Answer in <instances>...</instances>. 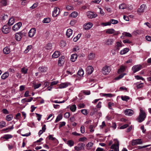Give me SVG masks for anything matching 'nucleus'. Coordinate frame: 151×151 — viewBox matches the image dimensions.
I'll return each instance as SVG.
<instances>
[{"label":"nucleus","mask_w":151,"mask_h":151,"mask_svg":"<svg viewBox=\"0 0 151 151\" xmlns=\"http://www.w3.org/2000/svg\"><path fill=\"white\" fill-rule=\"evenodd\" d=\"M146 117V113L142 108L140 109V113L137 119L139 122H141L144 121Z\"/></svg>","instance_id":"obj_1"},{"label":"nucleus","mask_w":151,"mask_h":151,"mask_svg":"<svg viewBox=\"0 0 151 151\" xmlns=\"http://www.w3.org/2000/svg\"><path fill=\"white\" fill-rule=\"evenodd\" d=\"M114 140L115 141L114 143L112 144L110 147V149L112 150H109L108 151H119V142L117 139H114Z\"/></svg>","instance_id":"obj_2"},{"label":"nucleus","mask_w":151,"mask_h":151,"mask_svg":"<svg viewBox=\"0 0 151 151\" xmlns=\"http://www.w3.org/2000/svg\"><path fill=\"white\" fill-rule=\"evenodd\" d=\"M111 69L110 66L105 65L104 67L102 69V73L104 75L108 74L111 71Z\"/></svg>","instance_id":"obj_3"},{"label":"nucleus","mask_w":151,"mask_h":151,"mask_svg":"<svg viewBox=\"0 0 151 151\" xmlns=\"http://www.w3.org/2000/svg\"><path fill=\"white\" fill-rule=\"evenodd\" d=\"M25 33L22 32V31L18 32L16 34L15 38L17 41H19L21 40L22 35H24L25 36Z\"/></svg>","instance_id":"obj_4"},{"label":"nucleus","mask_w":151,"mask_h":151,"mask_svg":"<svg viewBox=\"0 0 151 151\" xmlns=\"http://www.w3.org/2000/svg\"><path fill=\"white\" fill-rule=\"evenodd\" d=\"M47 69V68L44 66L39 67L38 69V71L40 73H41V75H40L39 77H40L41 76V75H42V74L46 72Z\"/></svg>","instance_id":"obj_5"},{"label":"nucleus","mask_w":151,"mask_h":151,"mask_svg":"<svg viewBox=\"0 0 151 151\" xmlns=\"http://www.w3.org/2000/svg\"><path fill=\"white\" fill-rule=\"evenodd\" d=\"M22 26V23L19 22L14 24L12 27V29L14 31L18 30Z\"/></svg>","instance_id":"obj_6"},{"label":"nucleus","mask_w":151,"mask_h":151,"mask_svg":"<svg viewBox=\"0 0 151 151\" xmlns=\"http://www.w3.org/2000/svg\"><path fill=\"white\" fill-rule=\"evenodd\" d=\"M142 66L140 65H138L134 66L132 68V70L134 72H136L139 70L141 69Z\"/></svg>","instance_id":"obj_7"},{"label":"nucleus","mask_w":151,"mask_h":151,"mask_svg":"<svg viewBox=\"0 0 151 151\" xmlns=\"http://www.w3.org/2000/svg\"><path fill=\"white\" fill-rule=\"evenodd\" d=\"M60 11V9L59 8L56 7H55L54 8V10L52 12V16L55 17L59 14Z\"/></svg>","instance_id":"obj_8"},{"label":"nucleus","mask_w":151,"mask_h":151,"mask_svg":"<svg viewBox=\"0 0 151 151\" xmlns=\"http://www.w3.org/2000/svg\"><path fill=\"white\" fill-rule=\"evenodd\" d=\"M36 32V30L35 28H32L29 31L28 36L30 37H33L35 34Z\"/></svg>","instance_id":"obj_9"},{"label":"nucleus","mask_w":151,"mask_h":151,"mask_svg":"<svg viewBox=\"0 0 151 151\" xmlns=\"http://www.w3.org/2000/svg\"><path fill=\"white\" fill-rule=\"evenodd\" d=\"M87 15L88 17L91 19L95 18L97 16L94 13L91 12H87Z\"/></svg>","instance_id":"obj_10"},{"label":"nucleus","mask_w":151,"mask_h":151,"mask_svg":"<svg viewBox=\"0 0 151 151\" xmlns=\"http://www.w3.org/2000/svg\"><path fill=\"white\" fill-rule=\"evenodd\" d=\"M2 31L4 34H7L10 31V28L6 25H4L2 28Z\"/></svg>","instance_id":"obj_11"},{"label":"nucleus","mask_w":151,"mask_h":151,"mask_svg":"<svg viewBox=\"0 0 151 151\" xmlns=\"http://www.w3.org/2000/svg\"><path fill=\"white\" fill-rule=\"evenodd\" d=\"M86 73L88 75H90L93 72V68L91 66H88L86 69Z\"/></svg>","instance_id":"obj_12"},{"label":"nucleus","mask_w":151,"mask_h":151,"mask_svg":"<svg viewBox=\"0 0 151 151\" xmlns=\"http://www.w3.org/2000/svg\"><path fill=\"white\" fill-rule=\"evenodd\" d=\"M134 111L131 109H127L124 111V113L126 115L131 116L134 114Z\"/></svg>","instance_id":"obj_13"},{"label":"nucleus","mask_w":151,"mask_h":151,"mask_svg":"<svg viewBox=\"0 0 151 151\" xmlns=\"http://www.w3.org/2000/svg\"><path fill=\"white\" fill-rule=\"evenodd\" d=\"M142 143L141 139H137L135 140H133L132 141V145L133 146L141 144Z\"/></svg>","instance_id":"obj_14"},{"label":"nucleus","mask_w":151,"mask_h":151,"mask_svg":"<svg viewBox=\"0 0 151 151\" xmlns=\"http://www.w3.org/2000/svg\"><path fill=\"white\" fill-rule=\"evenodd\" d=\"M93 24L92 23L89 22L86 24H85L84 25L83 27L85 29L88 30L91 28L93 26Z\"/></svg>","instance_id":"obj_15"},{"label":"nucleus","mask_w":151,"mask_h":151,"mask_svg":"<svg viewBox=\"0 0 151 151\" xmlns=\"http://www.w3.org/2000/svg\"><path fill=\"white\" fill-rule=\"evenodd\" d=\"M64 58L65 57L63 56H62L59 58L58 63L59 66H61L64 64Z\"/></svg>","instance_id":"obj_16"},{"label":"nucleus","mask_w":151,"mask_h":151,"mask_svg":"<svg viewBox=\"0 0 151 151\" xmlns=\"http://www.w3.org/2000/svg\"><path fill=\"white\" fill-rule=\"evenodd\" d=\"M69 83H61L59 85V88H63L67 87Z\"/></svg>","instance_id":"obj_17"},{"label":"nucleus","mask_w":151,"mask_h":151,"mask_svg":"<svg viewBox=\"0 0 151 151\" xmlns=\"http://www.w3.org/2000/svg\"><path fill=\"white\" fill-rule=\"evenodd\" d=\"M114 42V40L113 39H109L106 41L105 44L108 45H112Z\"/></svg>","instance_id":"obj_18"},{"label":"nucleus","mask_w":151,"mask_h":151,"mask_svg":"<svg viewBox=\"0 0 151 151\" xmlns=\"http://www.w3.org/2000/svg\"><path fill=\"white\" fill-rule=\"evenodd\" d=\"M145 8H146V5L144 4H142L140 6V8L138 9V11L141 13L143 12Z\"/></svg>","instance_id":"obj_19"},{"label":"nucleus","mask_w":151,"mask_h":151,"mask_svg":"<svg viewBox=\"0 0 151 151\" xmlns=\"http://www.w3.org/2000/svg\"><path fill=\"white\" fill-rule=\"evenodd\" d=\"M73 33V30L70 29H69L67 30L66 35L67 37L69 38L72 35Z\"/></svg>","instance_id":"obj_20"},{"label":"nucleus","mask_w":151,"mask_h":151,"mask_svg":"<svg viewBox=\"0 0 151 151\" xmlns=\"http://www.w3.org/2000/svg\"><path fill=\"white\" fill-rule=\"evenodd\" d=\"M15 20L13 17H11L9 20L8 24L9 26H11L13 25L14 22Z\"/></svg>","instance_id":"obj_21"},{"label":"nucleus","mask_w":151,"mask_h":151,"mask_svg":"<svg viewBox=\"0 0 151 151\" xmlns=\"http://www.w3.org/2000/svg\"><path fill=\"white\" fill-rule=\"evenodd\" d=\"M9 73L7 72H6L2 74L1 76V78L2 79L4 80L9 76Z\"/></svg>","instance_id":"obj_22"},{"label":"nucleus","mask_w":151,"mask_h":151,"mask_svg":"<svg viewBox=\"0 0 151 151\" xmlns=\"http://www.w3.org/2000/svg\"><path fill=\"white\" fill-rule=\"evenodd\" d=\"M77 55L76 54H72L70 58V60L73 62H75L77 59Z\"/></svg>","instance_id":"obj_23"},{"label":"nucleus","mask_w":151,"mask_h":151,"mask_svg":"<svg viewBox=\"0 0 151 151\" xmlns=\"http://www.w3.org/2000/svg\"><path fill=\"white\" fill-rule=\"evenodd\" d=\"M4 53L6 54L9 53L10 52V49L8 47H5L3 50Z\"/></svg>","instance_id":"obj_24"},{"label":"nucleus","mask_w":151,"mask_h":151,"mask_svg":"<svg viewBox=\"0 0 151 151\" xmlns=\"http://www.w3.org/2000/svg\"><path fill=\"white\" fill-rule=\"evenodd\" d=\"M115 32V31L114 29L111 28L107 29L106 31V33L109 34H111L114 33Z\"/></svg>","instance_id":"obj_25"},{"label":"nucleus","mask_w":151,"mask_h":151,"mask_svg":"<svg viewBox=\"0 0 151 151\" xmlns=\"http://www.w3.org/2000/svg\"><path fill=\"white\" fill-rule=\"evenodd\" d=\"M66 144L70 147H72L74 145V143L73 140H69L67 142Z\"/></svg>","instance_id":"obj_26"},{"label":"nucleus","mask_w":151,"mask_h":151,"mask_svg":"<svg viewBox=\"0 0 151 151\" xmlns=\"http://www.w3.org/2000/svg\"><path fill=\"white\" fill-rule=\"evenodd\" d=\"M95 57V54L93 52L90 53L88 56V58L89 60H91L94 59Z\"/></svg>","instance_id":"obj_27"},{"label":"nucleus","mask_w":151,"mask_h":151,"mask_svg":"<svg viewBox=\"0 0 151 151\" xmlns=\"http://www.w3.org/2000/svg\"><path fill=\"white\" fill-rule=\"evenodd\" d=\"M122 47L121 43L120 42H118L116 43V45L115 46L116 50L119 51L120 47Z\"/></svg>","instance_id":"obj_28"},{"label":"nucleus","mask_w":151,"mask_h":151,"mask_svg":"<svg viewBox=\"0 0 151 151\" xmlns=\"http://www.w3.org/2000/svg\"><path fill=\"white\" fill-rule=\"evenodd\" d=\"M129 50V49L128 48H126L121 50L120 51V53L121 55H124L127 53Z\"/></svg>","instance_id":"obj_29"},{"label":"nucleus","mask_w":151,"mask_h":151,"mask_svg":"<svg viewBox=\"0 0 151 151\" xmlns=\"http://www.w3.org/2000/svg\"><path fill=\"white\" fill-rule=\"evenodd\" d=\"M126 68V67L124 66H121L120 68L119 69L118 71V73H121L124 72Z\"/></svg>","instance_id":"obj_30"},{"label":"nucleus","mask_w":151,"mask_h":151,"mask_svg":"<svg viewBox=\"0 0 151 151\" xmlns=\"http://www.w3.org/2000/svg\"><path fill=\"white\" fill-rule=\"evenodd\" d=\"M60 55V52L58 51L55 52L52 55V57L54 58H57Z\"/></svg>","instance_id":"obj_31"},{"label":"nucleus","mask_w":151,"mask_h":151,"mask_svg":"<svg viewBox=\"0 0 151 151\" xmlns=\"http://www.w3.org/2000/svg\"><path fill=\"white\" fill-rule=\"evenodd\" d=\"M84 74V71L83 69L82 68L79 69V70H78L77 73L78 75L80 76H83Z\"/></svg>","instance_id":"obj_32"},{"label":"nucleus","mask_w":151,"mask_h":151,"mask_svg":"<svg viewBox=\"0 0 151 151\" xmlns=\"http://www.w3.org/2000/svg\"><path fill=\"white\" fill-rule=\"evenodd\" d=\"M48 137L50 140H52L56 143L58 141V140L55 138V137H53V135H50Z\"/></svg>","instance_id":"obj_33"},{"label":"nucleus","mask_w":151,"mask_h":151,"mask_svg":"<svg viewBox=\"0 0 151 151\" xmlns=\"http://www.w3.org/2000/svg\"><path fill=\"white\" fill-rule=\"evenodd\" d=\"M70 109L71 111L73 112H74L76 110V107L75 105H72L70 106Z\"/></svg>","instance_id":"obj_34"},{"label":"nucleus","mask_w":151,"mask_h":151,"mask_svg":"<svg viewBox=\"0 0 151 151\" xmlns=\"http://www.w3.org/2000/svg\"><path fill=\"white\" fill-rule=\"evenodd\" d=\"M51 21L50 19L49 18H44L42 21V22L44 23H48Z\"/></svg>","instance_id":"obj_35"},{"label":"nucleus","mask_w":151,"mask_h":151,"mask_svg":"<svg viewBox=\"0 0 151 151\" xmlns=\"http://www.w3.org/2000/svg\"><path fill=\"white\" fill-rule=\"evenodd\" d=\"M129 99V97L126 96H122L121 97L123 101H128Z\"/></svg>","instance_id":"obj_36"},{"label":"nucleus","mask_w":151,"mask_h":151,"mask_svg":"<svg viewBox=\"0 0 151 151\" xmlns=\"http://www.w3.org/2000/svg\"><path fill=\"white\" fill-rule=\"evenodd\" d=\"M13 118V116L11 114L7 115L6 117V120L9 121L11 120Z\"/></svg>","instance_id":"obj_37"},{"label":"nucleus","mask_w":151,"mask_h":151,"mask_svg":"<svg viewBox=\"0 0 151 151\" xmlns=\"http://www.w3.org/2000/svg\"><path fill=\"white\" fill-rule=\"evenodd\" d=\"M103 96L106 97L111 98L113 96V95L111 93H103L102 95Z\"/></svg>","instance_id":"obj_38"},{"label":"nucleus","mask_w":151,"mask_h":151,"mask_svg":"<svg viewBox=\"0 0 151 151\" xmlns=\"http://www.w3.org/2000/svg\"><path fill=\"white\" fill-rule=\"evenodd\" d=\"M70 16L71 17L73 18L76 17L78 16V13L77 12H73L70 14Z\"/></svg>","instance_id":"obj_39"},{"label":"nucleus","mask_w":151,"mask_h":151,"mask_svg":"<svg viewBox=\"0 0 151 151\" xmlns=\"http://www.w3.org/2000/svg\"><path fill=\"white\" fill-rule=\"evenodd\" d=\"M60 45L61 47H64L66 45V43L64 40H61L60 42Z\"/></svg>","instance_id":"obj_40"},{"label":"nucleus","mask_w":151,"mask_h":151,"mask_svg":"<svg viewBox=\"0 0 151 151\" xmlns=\"http://www.w3.org/2000/svg\"><path fill=\"white\" fill-rule=\"evenodd\" d=\"M6 123L5 122L2 121L0 122V128H1L5 127L6 126Z\"/></svg>","instance_id":"obj_41"},{"label":"nucleus","mask_w":151,"mask_h":151,"mask_svg":"<svg viewBox=\"0 0 151 151\" xmlns=\"http://www.w3.org/2000/svg\"><path fill=\"white\" fill-rule=\"evenodd\" d=\"M126 74L125 73H123L122 74L119 75L118 76L115 78V79L116 80H118L120 78H123L124 76L126 75Z\"/></svg>","instance_id":"obj_42"},{"label":"nucleus","mask_w":151,"mask_h":151,"mask_svg":"<svg viewBox=\"0 0 151 151\" xmlns=\"http://www.w3.org/2000/svg\"><path fill=\"white\" fill-rule=\"evenodd\" d=\"M28 69L25 68H23L21 69V72L22 73L25 74L27 72Z\"/></svg>","instance_id":"obj_43"},{"label":"nucleus","mask_w":151,"mask_h":151,"mask_svg":"<svg viewBox=\"0 0 151 151\" xmlns=\"http://www.w3.org/2000/svg\"><path fill=\"white\" fill-rule=\"evenodd\" d=\"M52 44L51 43H48L47 44L45 47L46 49L47 50H49L52 48Z\"/></svg>","instance_id":"obj_44"},{"label":"nucleus","mask_w":151,"mask_h":151,"mask_svg":"<svg viewBox=\"0 0 151 151\" xmlns=\"http://www.w3.org/2000/svg\"><path fill=\"white\" fill-rule=\"evenodd\" d=\"M119 8L120 9H124L126 8V5L124 3L122 4L119 5Z\"/></svg>","instance_id":"obj_45"},{"label":"nucleus","mask_w":151,"mask_h":151,"mask_svg":"<svg viewBox=\"0 0 151 151\" xmlns=\"http://www.w3.org/2000/svg\"><path fill=\"white\" fill-rule=\"evenodd\" d=\"M32 48V45L28 46L27 47L26 49L24 50V52L26 53H27Z\"/></svg>","instance_id":"obj_46"},{"label":"nucleus","mask_w":151,"mask_h":151,"mask_svg":"<svg viewBox=\"0 0 151 151\" xmlns=\"http://www.w3.org/2000/svg\"><path fill=\"white\" fill-rule=\"evenodd\" d=\"M110 22L111 23V24H117L118 23V21L117 20L111 19L110 20Z\"/></svg>","instance_id":"obj_47"},{"label":"nucleus","mask_w":151,"mask_h":151,"mask_svg":"<svg viewBox=\"0 0 151 151\" xmlns=\"http://www.w3.org/2000/svg\"><path fill=\"white\" fill-rule=\"evenodd\" d=\"M62 118V115H59L56 118V119L55 120V123H57Z\"/></svg>","instance_id":"obj_48"},{"label":"nucleus","mask_w":151,"mask_h":151,"mask_svg":"<svg viewBox=\"0 0 151 151\" xmlns=\"http://www.w3.org/2000/svg\"><path fill=\"white\" fill-rule=\"evenodd\" d=\"M12 137V136L11 134H5L4 136V138L6 139H8Z\"/></svg>","instance_id":"obj_49"},{"label":"nucleus","mask_w":151,"mask_h":151,"mask_svg":"<svg viewBox=\"0 0 151 151\" xmlns=\"http://www.w3.org/2000/svg\"><path fill=\"white\" fill-rule=\"evenodd\" d=\"M93 143L92 142H89L87 145V147L88 149H90L93 146Z\"/></svg>","instance_id":"obj_50"},{"label":"nucleus","mask_w":151,"mask_h":151,"mask_svg":"<svg viewBox=\"0 0 151 151\" xmlns=\"http://www.w3.org/2000/svg\"><path fill=\"white\" fill-rule=\"evenodd\" d=\"M1 3L3 6H5L7 2L6 0H1Z\"/></svg>","instance_id":"obj_51"},{"label":"nucleus","mask_w":151,"mask_h":151,"mask_svg":"<svg viewBox=\"0 0 151 151\" xmlns=\"http://www.w3.org/2000/svg\"><path fill=\"white\" fill-rule=\"evenodd\" d=\"M108 107L109 109H112L111 108V106H113L114 105V104L113 103H112L111 102H109L108 103Z\"/></svg>","instance_id":"obj_52"},{"label":"nucleus","mask_w":151,"mask_h":151,"mask_svg":"<svg viewBox=\"0 0 151 151\" xmlns=\"http://www.w3.org/2000/svg\"><path fill=\"white\" fill-rule=\"evenodd\" d=\"M65 124V123L64 122H60V124L59 126V128L60 129L62 127L64 126Z\"/></svg>","instance_id":"obj_53"},{"label":"nucleus","mask_w":151,"mask_h":151,"mask_svg":"<svg viewBox=\"0 0 151 151\" xmlns=\"http://www.w3.org/2000/svg\"><path fill=\"white\" fill-rule=\"evenodd\" d=\"M101 25L104 26H106L107 25H110L111 23L110 22H108L105 23H102L101 24Z\"/></svg>","instance_id":"obj_54"},{"label":"nucleus","mask_w":151,"mask_h":151,"mask_svg":"<svg viewBox=\"0 0 151 151\" xmlns=\"http://www.w3.org/2000/svg\"><path fill=\"white\" fill-rule=\"evenodd\" d=\"M81 132L82 133H84L85 132V128L83 126H82L80 128Z\"/></svg>","instance_id":"obj_55"},{"label":"nucleus","mask_w":151,"mask_h":151,"mask_svg":"<svg viewBox=\"0 0 151 151\" xmlns=\"http://www.w3.org/2000/svg\"><path fill=\"white\" fill-rule=\"evenodd\" d=\"M70 116V113L69 112H66L64 115V117L66 118H68Z\"/></svg>","instance_id":"obj_56"},{"label":"nucleus","mask_w":151,"mask_h":151,"mask_svg":"<svg viewBox=\"0 0 151 151\" xmlns=\"http://www.w3.org/2000/svg\"><path fill=\"white\" fill-rule=\"evenodd\" d=\"M123 35L125 36L128 37H132V35L128 32H125L123 33Z\"/></svg>","instance_id":"obj_57"},{"label":"nucleus","mask_w":151,"mask_h":151,"mask_svg":"<svg viewBox=\"0 0 151 151\" xmlns=\"http://www.w3.org/2000/svg\"><path fill=\"white\" fill-rule=\"evenodd\" d=\"M58 81H55L52 82L50 84V86H52L53 85H56L58 83Z\"/></svg>","instance_id":"obj_58"},{"label":"nucleus","mask_w":151,"mask_h":151,"mask_svg":"<svg viewBox=\"0 0 151 151\" xmlns=\"http://www.w3.org/2000/svg\"><path fill=\"white\" fill-rule=\"evenodd\" d=\"M81 111L84 115H86L87 114V111L86 109H82L81 110Z\"/></svg>","instance_id":"obj_59"},{"label":"nucleus","mask_w":151,"mask_h":151,"mask_svg":"<svg viewBox=\"0 0 151 151\" xmlns=\"http://www.w3.org/2000/svg\"><path fill=\"white\" fill-rule=\"evenodd\" d=\"M36 114L37 116V120L39 121H40L41 120L42 115L38 113H36Z\"/></svg>","instance_id":"obj_60"},{"label":"nucleus","mask_w":151,"mask_h":151,"mask_svg":"<svg viewBox=\"0 0 151 151\" xmlns=\"http://www.w3.org/2000/svg\"><path fill=\"white\" fill-rule=\"evenodd\" d=\"M37 6H38V3L34 4L33 5L30 7V8L31 9H33L35 8L36 7H37Z\"/></svg>","instance_id":"obj_61"},{"label":"nucleus","mask_w":151,"mask_h":151,"mask_svg":"<svg viewBox=\"0 0 151 151\" xmlns=\"http://www.w3.org/2000/svg\"><path fill=\"white\" fill-rule=\"evenodd\" d=\"M2 112L3 113L5 114H8L9 112L6 109H3L2 110Z\"/></svg>","instance_id":"obj_62"},{"label":"nucleus","mask_w":151,"mask_h":151,"mask_svg":"<svg viewBox=\"0 0 151 151\" xmlns=\"http://www.w3.org/2000/svg\"><path fill=\"white\" fill-rule=\"evenodd\" d=\"M76 22L77 21L76 20H71L70 22V24L71 25H73L76 24Z\"/></svg>","instance_id":"obj_63"},{"label":"nucleus","mask_w":151,"mask_h":151,"mask_svg":"<svg viewBox=\"0 0 151 151\" xmlns=\"http://www.w3.org/2000/svg\"><path fill=\"white\" fill-rule=\"evenodd\" d=\"M146 40L148 41H151V36H146L145 37Z\"/></svg>","instance_id":"obj_64"}]
</instances>
